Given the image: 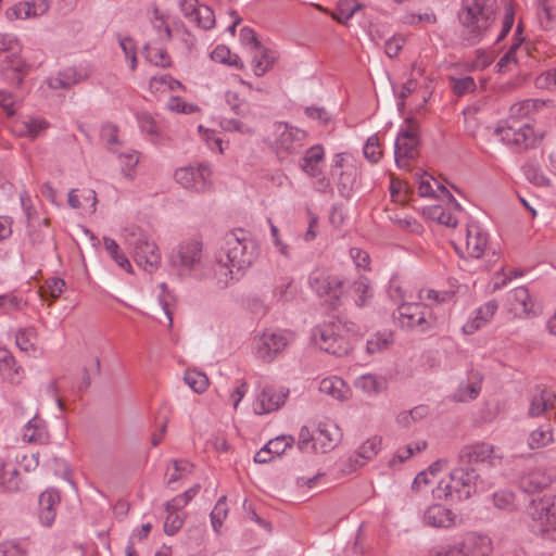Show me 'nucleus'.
Masks as SVG:
<instances>
[{
	"label": "nucleus",
	"mask_w": 556,
	"mask_h": 556,
	"mask_svg": "<svg viewBox=\"0 0 556 556\" xmlns=\"http://www.w3.org/2000/svg\"><path fill=\"white\" fill-rule=\"evenodd\" d=\"M256 256L257 245L247 237L243 229L227 232L224 237V244L217 254L215 275L218 282L227 285L229 280H239Z\"/></svg>",
	"instance_id": "f257e3e1"
},
{
	"label": "nucleus",
	"mask_w": 556,
	"mask_h": 556,
	"mask_svg": "<svg viewBox=\"0 0 556 556\" xmlns=\"http://www.w3.org/2000/svg\"><path fill=\"white\" fill-rule=\"evenodd\" d=\"M496 0H462L458 21L467 46L478 43L495 20Z\"/></svg>",
	"instance_id": "f03ea898"
},
{
	"label": "nucleus",
	"mask_w": 556,
	"mask_h": 556,
	"mask_svg": "<svg viewBox=\"0 0 556 556\" xmlns=\"http://www.w3.org/2000/svg\"><path fill=\"white\" fill-rule=\"evenodd\" d=\"M475 467L459 464L450 472L447 480L438 482L437 488L432 489L433 496L439 500L464 501L483 488Z\"/></svg>",
	"instance_id": "7ed1b4c3"
},
{
	"label": "nucleus",
	"mask_w": 556,
	"mask_h": 556,
	"mask_svg": "<svg viewBox=\"0 0 556 556\" xmlns=\"http://www.w3.org/2000/svg\"><path fill=\"white\" fill-rule=\"evenodd\" d=\"M494 134L505 144L515 148L518 151L527 150L533 147L536 138L533 128L517 117L509 116L505 121H501Z\"/></svg>",
	"instance_id": "20e7f679"
},
{
	"label": "nucleus",
	"mask_w": 556,
	"mask_h": 556,
	"mask_svg": "<svg viewBox=\"0 0 556 556\" xmlns=\"http://www.w3.org/2000/svg\"><path fill=\"white\" fill-rule=\"evenodd\" d=\"M419 144V126L414 119L407 118L395 140L394 159L397 167L408 166L418 156Z\"/></svg>",
	"instance_id": "39448f33"
},
{
	"label": "nucleus",
	"mask_w": 556,
	"mask_h": 556,
	"mask_svg": "<svg viewBox=\"0 0 556 556\" xmlns=\"http://www.w3.org/2000/svg\"><path fill=\"white\" fill-rule=\"evenodd\" d=\"M288 330H266L254 339L255 355L258 359L270 363L293 341Z\"/></svg>",
	"instance_id": "423d86ee"
},
{
	"label": "nucleus",
	"mask_w": 556,
	"mask_h": 556,
	"mask_svg": "<svg viewBox=\"0 0 556 556\" xmlns=\"http://www.w3.org/2000/svg\"><path fill=\"white\" fill-rule=\"evenodd\" d=\"M339 326L334 323L318 325L312 331V339L320 350L342 357L352 351V345L337 332Z\"/></svg>",
	"instance_id": "0eeeda50"
},
{
	"label": "nucleus",
	"mask_w": 556,
	"mask_h": 556,
	"mask_svg": "<svg viewBox=\"0 0 556 556\" xmlns=\"http://www.w3.org/2000/svg\"><path fill=\"white\" fill-rule=\"evenodd\" d=\"M393 316L397 325L406 330L425 332L432 323L429 307L421 303H402Z\"/></svg>",
	"instance_id": "6e6552de"
},
{
	"label": "nucleus",
	"mask_w": 556,
	"mask_h": 556,
	"mask_svg": "<svg viewBox=\"0 0 556 556\" xmlns=\"http://www.w3.org/2000/svg\"><path fill=\"white\" fill-rule=\"evenodd\" d=\"M309 286L319 296L327 295L329 298V306L332 309L341 305V298L344 293L342 278L316 269L309 276Z\"/></svg>",
	"instance_id": "1a4fd4ad"
},
{
	"label": "nucleus",
	"mask_w": 556,
	"mask_h": 556,
	"mask_svg": "<svg viewBox=\"0 0 556 556\" xmlns=\"http://www.w3.org/2000/svg\"><path fill=\"white\" fill-rule=\"evenodd\" d=\"M212 172L206 164L188 165L176 169L174 178L177 184L189 191L202 193L211 186Z\"/></svg>",
	"instance_id": "9d476101"
},
{
	"label": "nucleus",
	"mask_w": 556,
	"mask_h": 556,
	"mask_svg": "<svg viewBox=\"0 0 556 556\" xmlns=\"http://www.w3.org/2000/svg\"><path fill=\"white\" fill-rule=\"evenodd\" d=\"M131 237L134 240L129 241V244L134 247L132 255L137 265L148 273L157 269L161 263V254L155 243L150 242L141 232L138 235L132 232Z\"/></svg>",
	"instance_id": "9b49d317"
},
{
	"label": "nucleus",
	"mask_w": 556,
	"mask_h": 556,
	"mask_svg": "<svg viewBox=\"0 0 556 556\" xmlns=\"http://www.w3.org/2000/svg\"><path fill=\"white\" fill-rule=\"evenodd\" d=\"M530 516L538 522V530L546 533L556 530V495H544L539 501H533Z\"/></svg>",
	"instance_id": "f8f14e48"
},
{
	"label": "nucleus",
	"mask_w": 556,
	"mask_h": 556,
	"mask_svg": "<svg viewBox=\"0 0 556 556\" xmlns=\"http://www.w3.org/2000/svg\"><path fill=\"white\" fill-rule=\"evenodd\" d=\"M202 243L198 240H188L178 245L170 255L174 267L190 271L201 262Z\"/></svg>",
	"instance_id": "ddd939ff"
},
{
	"label": "nucleus",
	"mask_w": 556,
	"mask_h": 556,
	"mask_svg": "<svg viewBox=\"0 0 556 556\" xmlns=\"http://www.w3.org/2000/svg\"><path fill=\"white\" fill-rule=\"evenodd\" d=\"M276 132V148L278 153L286 152L287 154H293L299 152L306 138V131L292 127L287 123L277 124Z\"/></svg>",
	"instance_id": "4468645a"
},
{
	"label": "nucleus",
	"mask_w": 556,
	"mask_h": 556,
	"mask_svg": "<svg viewBox=\"0 0 556 556\" xmlns=\"http://www.w3.org/2000/svg\"><path fill=\"white\" fill-rule=\"evenodd\" d=\"M500 458L494 453V446L486 442H475L464 445L458 453V463L473 467L476 464L490 463L494 464V459Z\"/></svg>",
	"instance_id": "2eb2a0df"
},
{
	"label": "nucleus",
	"mask_w": 556,
	"mask_h": 556,
	"mask_svg": "<svg viewBox=\"0 0 556 556\" xmlns=\"http://www.w3.org/2000/svg\"><path fill=\"white\" fill-rule=\"evenodd\" d=\"M289 395V389L275 388L266 386L257 395L254 403V412L257 415H264L279 409L286 402Z\"/></svg>",
	"instance_id": "dca6fc26"
},
{
	"label": "nucleus",
	"mask_w": 556,
	"mask_h": 556,
	"mask_svg": "<svg viewBox=\"0 0 556 556\" xmlns=\"http://www.w3.org/2000/svg\"><path fill=\"white\" fill-rule=\"evenodd\" d=\"M343 156L337 154L331 169V176L336 180L341 197L349 199L356 182L357 170L353 166L343 167Z\"/></svg>",
	"instance_id": "f3484780"
},
{
	"label": "nucleus",
	"mask_w": 556,
	"mask_h": 556,
	"mask_svg": "<svg viewBox=\"0 0 556 556\" xmlns=\"http://www.w3.org/2000/svg\"><path fill=\"white\" fill-rule=\"evenodd\" d=\"M381 443L382 439L377 435L367 439L358 450L349 457L343 471L352 472L363 467L378 454L381 448Z\"/></svg>",
	"instance_id": "a211bd4d"
},
{
	"label": "nucleus",
	"mask_w": 556,
	"mask_h": 556,
	"mask_svg": "<svg viewBox=\"0 0 556 556\" xmlns=\"http://www.w3.org/2000/svg\"><path fill=\"white\" fill-rule=\"evenodd\" d=\"M28 65L17 53L8 54L0 64V74L4 81L20 86L27 74Z\"/></svg>",
	"instance_id": "6ab92c4d"
},
{
	"label": "nucleus",
	"mask_w": 556,
	"mask_h": 556,
	"mask_svg": "<svg viewBox=\"0 0 556 556\" xmlns=\"http://www.w3.org/2000/svg\"><path fill=\"white\" fill-rule=\"evenodd\" d=\"M60 493L55 489H47L39 495L38 517L42 526H52L56 516V508L60 505Z\"/></svg>",
	"instance_id": "aec40b11"
},
{
	"label": "nucleus",
	"mask_w": 556,
	"mask_h": 556,
	"mask_svg": "<svg viewBox=\"0 0 556 556\" xmlns=\"http://www.w3.org/2000/svg\"><path fill=\"white\" fill-rule=\"evenodd\" d=\"M456 518L457 516L455 513L441 504L430 505L427 507L422 516V520L426 526L438 529H448L455 526Z\"/></svg>",
	"instance_id": "412c9836"
},
{
	"label": "nucleus",
	"mask_w": 556,
	"mask_h": 556,
	"mask_svg": "<svg viewBox=\"0 0 556 556\" xmlns=\"http://www.w3.org/2000/svg\"><path fill=\"white\" fill-rule=\"evenodd\" d=\"M340 439L341 433L336 425L319 424L315 431V443L312 444V448L315 452L327 453L337 446Z\"/></svg>",
	"instance_id": "4be33fe9"
},
{
	"label": "nucleus",
	"mask_w": 556,
	"mask_h": 556,
	"mask_svg": "<svg viewBox=\"0 0 556 556\" xmlns=\"http://www.w3.org/2000/svg\"><path fill=\"white\" fill-rule=\"evenodd\" d=\"M488 244V233L478 224L467 226L466 253L468 256L479 258L483 255Z\"/></svg>",
	"instance_id": "5701e85b"
},
{
	"label": "nucleus",
	"mask_w": 556,
	"mask_h": 556,
	"mask_svg": "<svg viewBox=\"0 0 556 556\" xmlns=\"http://www.w3.org/2000/svg\"><path fill=\"white\" fill-rule=\"evenodd\" d=\"M458 546L466 556H488L492 551L491 540L476 533L467 534Z\"/></svg>",
	"instance_id": "b1692460"
},
{
	"label": "nucleus",
	"mask_w": 556,
	"mask_h": 556,
	"mask_svg": "<svg viewBox=\"0 0 556 556\" xmlns=\"http://www.w3.org/2000/svg\"><path fill=\"white\" fill-rule=\"evenodd\" d=\"M555 394L545 389L538 388L530 400L528 415L532 418L543 415L547 409L553 408L555 405Z\"/></svg>",
	"instance_id": "393cba45"
},
{
	"label": "nucleus",
	"mask_w": 556,
	"mask_h": 556,
	"mask_svg": "<svg viewBox=\"0 0 556 556\" xmlns=\"http://www.w3.org/2000/svg\"><path fill=\"white\" fill-rule=\"evenodd\" d=\"M551 483V478L541 469H532L519 478V486L526 493H534Z\"/></svg>",
	"instance_id": "a878e982"
},
{
	"label": "nucleus",
	"mask_w": 556,
	"mask_h": 556,
	"mask_svg": "<svg viewBox=\"0 0 556 556\" xmlns=\"http://www.w3.org/2000/svg\"><path fill=\"white\" fill-rule=\"evenodd\" d=\"M23 438L28 443H48L49 432L46 421L38 416L31 418L25 426Z\"/></svg>",
	"instance_id": "bb28decb"
},
{
	"label": "nucleus",
	"mask_w": 556,
	"mask_h": 556,
	"mask_svg": "<svg viewBox=\"0 0 556 556\" xmlns=\"http://www.w3.org/2000/svg\"><path fill=\"white\" fill-rule=\"evenodd\" d=\"M324 148L319 144L313 146L305 151L300 167L311 177H319L321 175L319 163L324 160Z\"/></svg>",
	"instance_id": "cd10ccee"
},
{
	"label": "nucleus",
	"mask_w": 556,
	"mask_h": 556,
	"mask_svg": "<svg viewBox=\"0 0 556 556\" xmlns=\"http://www.w3.org/2000/svg\"><path fill=\"white\" fill-rule=\"evenodd\" d=\"M482 376L479 372H471L466 382H460L453 399L457 402L475 400L481 391Z\"/></svg>",
	"instance_id": "c85d7f7f"
},
{
	"label": "nucleus",
	"mask_w": 556,
	"mask_h": 556,
	"mask_svg": "<svg viewBox=\"0 0 556 556\" xmlns=\"http://www.w3.org/2000/svg\"><path fill=\"white\" fill-rule=\"evenodd\" d=\"M49 8V0H31L15 4L12 11L16 18H29L43 15Z\"/></svg>",
	"instance_id": "c756f323"
},
{
	"label": "nucleus",
	"mask_w": 556,
	"mask_h": 556,
	"mask_svg": "<svg viewBox=\"0 0 556 556\" xmlns=\"http://www.w3.org/2000/svg\"><path fill=\"white\" fill-rule=\"evenodd\" d=\"M18 469L12 465H0V491L14 493L21 491L22 479Z\"/></svg>",
	"instance_id": "7c9ffc66"
},
{
	"label": "nucleus",
	"mask_w": 556,
	"mask_h": 556,
	"mask_svg": "<svg viewBox=\"0 0 556 556\" xmlns=\"http://www.w3.org/2000/svg\"><path fill=\"white\" fill-rule=\"evenodd\" d=\"M511 307L517 316H530L533 312V303L526 287H518L511 292Z\"/></svg>",
	"instance_id": "2f4dec72"
},
{
	"label": "nucleus",
	"mask_w": 556,
	"mask_h": 556,
	"mask_svg": "<svg viewBox=\"0 0 556 556\" xmlns=\"http://www.w3.org/2000/svg\"><path fill=\"white\" fill-rule=\"evenodd\" d=\"M350 289L358 307L366 306L372 299V288L369 279L366 277H359L351 285Z\"/></svg>",
	"instance_id": "473e14b6"
},
{
	"label": "nucleus",
	"mask_w": 556,
	"mask_h": 556,
	"mask_svg": "<svg viewBox=\"0 0 556 556\" xmlns=\"http://www.w3.org/2000/svg\"><path fill=\"white\" fill-rule=\"evenodd\" d=\"M319 391L336 400H344L348 392L344 381L338 377L323 379L319 383Z\"/></svg>",
	"instance_id": "72a5a7b5"
},
{
	"label": "nucleus",
	"mask_w": 556,
	"mask_h": 556,
	"mask_svg": "<svg viewBox=\"0 0 556 556\" xmlns=\"http://www.w3.org/2000/svg\"><path fill=\"white\" fill-rule=\"evenodd\" d=\"M275 60L276 56L270 50L264 47L256 49L253 56L254 74L258 77L263 76L273 66Z\"/></svg>",
	"instance_id": "f704fd0d"
},
{
	"label": "nucleus",
	"mask_w": 556,
	"mask_h": 556,
	"mask_svg": "<svg viewBox=\"0 0 556 556\" xmlns=\"http://www.w3.org/2000/svg\"><path fill=\"white\" fill-rule=\"evenodd\" d=\"M81 76L75 68H66L60 72L58 76L48 79V84L52 89H67L79 83Z\"/></svg>",
	"instance_id": "c9c22d12"
},
{
	"label": "nucleus",
	"mask_w": 556,
	"mask_h": 556,
	"mask_svg": "<svg viewBox=\"0 0 556 556\" xmlns=\"http://www.w3.org/2000/svg\"><path fill=\"white\" fill-rule=\"evenodd\" d=\"M36 337L37 332L35 328H23L17 331L15 336V343L22 352L26 354H34L36 352Z\"/></svg>",
	"instance_id": "e433bc0d"
},
{
	"label": "nucleus",
	"mask_w": 556,
	"mask_h": 556,
	"mask_svg": "<svg viewBox=\"0 0 556 556\" xmlns=\"http://www.w3.org/2000/svg\"><path fill=\"white\" fill-rule=\"evenodd\" d=\"M103 243L106 252L112 260L123 269L130 273L132 267L126 255L119 250L118 243L109 237L103 238Z\"/></svg>",
	"instance_id": "4c0bfd02"
},
{
	"label": "nucleus",
	"mask_w": 556,
	"mask_h": 556,
	"mask_svg": "<svg viewBox=\"0 0 556 556\" xmlns=\"http://www.w3.org/2000/svg\"><path fill=\"white\" fill-rule=\"evenodd\" d=\"M16 362L9 350L0 348V372L4 378L14 381L15 376L20 375L21 367H16Z\"/></svg>",
	"instance_id": "58836bf2"
},
{
	"label": "nucleus",
	"mask_w": 556,
	"mask_h": 556,
	"mask_svg": "<svg viewBox=\"0 0 556 556\" xmlns=\"http://www.w3.org/2000/svg\"><path fill=\"white\" fill-rule=\"evenodd\" d=\"M359 9L361 4L354 0H339L332 12V17L341 24H346Z\"/></svg>",
	"instance_id": "ea45409f"
},
{
	"label": "nucleus",
	"mask_w": 556,
	"mask_h": 556,
	"mask_svg": "<svg viewBox=\"0 0 556 556\" xmlns=\"http://www.w3.org/2000/svg\"><path fill=\"white\" fill-rule=\"evenodd\" d=\"M522 29H523L522 28V24L519 23L517 25V28H516V31H515V36H514L515 41L510 46L509 50L500 59V61L496 64V66L498 67L500 72H503L505 70V67L509 63H511V62L516 63L517 62L516 50L521 46V43L523 41V38L519 37L521 35V33H522Z\"/></svg>",
	"instance_id": "a19ab883"
},
{
	"label": "nucleus",
	"mask_w": 556,
	"mask_h": 556,
	"mask_svg": "<svg viewBox=\"0 0 556 556\" xmlns=\"http://www.w3.org/2000/svg\"><path fill=\"white\" fill-rule=\"evenodd\" d=\"M553 442V432L549 426L546 429L538 428L533 430L528 439L530 448H541Z\"/></svg>",
	"instance_id": "79ce46f5"
},
{
	"label": "nucleus",
	"mask_w": 556,
	"mask_h": 556,
	"mask_svg": "<svg viewBox=\"0 0 556 556\" xmlns=\"http://www.w3.org/2000/svg\"><path fill=\"white\" fill-rule=\"evenodd\" d=\"M355 387L367 393H377L383 389L384 380L375 375L367 374L356 379Z\"/></svg>",
	"instance_id": "37998d69"
},
{
	"label": "nucleus",
	"mask_w": 556,
	"mask_h": 556,
	"mask_svg": "<svg viewBox=\"0 0 556 556\" xmlns=\"http://www.w3.org/2000/svg\"><path fill=\"white\" fill-rule=\"evenodd\" d=\"M185 382L195 392L203 393L208 387V378L198 370H187L184 376Z\"/></svg>",
	"instance_id": "c03bdc74"
},
{
	"label": "nucleus",
	"mask_w": 556,
	"mask_h": 556,
	"mask_svg": "<svg viewBox=\"0 0 556 556\" xmlns=\"http://www.w3.org/2000/svg\"><path fill=\"white\" fill-rule=\"evenodd\" d=\"M427 445L428 444L426 441H421V442L408 444V445L404 446L403 448H400L397 451L396 455L389 462L390 466L393 467L396 463L397 464L404 463L405 460L409 459L416 453H419V452L426 450Z\"/></svg>",
	"instance_id": "a18cd8bd"
},
{
	"label": "nucleus",
	"mask_w": 556,
	"mask_h": 556,
	"mask_svg": "<svg viewBox=\"0 0 556 556\" xmlns=\"http://www.w3.org/2000/svg\"><path fill=\"white\" fill-rule=\"evenodd\" d=\"M228 515L227 496L223 495L216 502L213 510L211 511V522L213 529L218 532L223 526V521Z\"/></svg>",
	"instance_id": "49530a36"
},
{
	"label": "nucleus",
	"mask_w": 556,
	"mask_h": 556,
	"mask_svg": "<svg viewBox=\"0 0 556 556\" xmlns=\"http://www.w3.org/2000/svg\"><path fill=\"white\" fill-rule=\"evenodd\" d=\"M192 23H195L197 26L203 29H211L215 25V14L210 7L200 4Z\"/></svg>",
	"instance_id": "de8ad7c7"
},
{
	"label": "nucleus",
	"mask_w": 556,
	"mask_h": 556,
	"mask_svg": "<svg viewBox=\"0 0 556 556\" xmlns=\"http://www.w3.org/2000/svg\"><path fill=\"white\" fill-rule=\"evenodd\" d=\"M455 291L453 290H443L438 291L433 289H424L419 291L420 300H428L433 302L434 304H442L454 299Z\"/></svg>",
	"instance_id": "09e8293b"
},
{
	"label": "nucleus",
	"mask_w": 556,
	"mask_h": 556,
	"mask_svg": "<svg viewBox=\"0 0 556 556\" xmlns=\"http://www.w3.org/2000/svg\"><path fill=\"white\" fill-rule=\"evenodd\" d=\"M167 516L164 521V532L167 535L176 534L185 523L186 514L172 510H165Z\"/></svg>",
	"instance_id": "8fccbe9b"
},
{
	"label": "nucleus",
	"mask_w": 556,
	"mask_h": 556,
	"mask_svg": "<svg viewBox=\"0 0 556 556\" xmlns=\"http://www.w3.org/2000/svg\"><path fill=\"white\" fill-rule=\"evenodd\" d=\"M65 289V281L61 278H51L46 281L41 288V296L47 300L51 298L52 301L59 298Z\"/></svg>",
	"instance_id": "3c124183"
},
{
	"label": "nucleus",
	"mask_w": 556,
	"mask_h": 556,
	"mask_svg": "<svg viewBox=\"0 0 556 556\" xmlns=\"http://www.w3.org/2000/svg\"><path fill=\"white\" fill-rule=\"evenodd\" d=\"M49 124L41 118H30L23 122V129L21 134L30 138L36 139L43 130L48 128Z\"/></svg>",
	"instance_id": "603ef678"
},
{
	"label": "nucleus",
	"mask_w": 556,
	"mask_h": 556,
	"mask_svg": "<svg viewBox=\"0 0 556 556\" xmlns=\"http://www.w3.org/2000/svg\"><path fill=\"white\" fill-rule=\"evenodd\" d=\"M146 58L148 61L156 66L167 67L170 65L169 56L167 52L160 48H151L146 46Z\"/></svg>",
	"instance_id": "864d4df0"
},
{
	"label": "nucleus",
	"mask_w": 556,
	"mask_h": 556,
	"mask_svg": "<svg viewBox=\"0 0 556 556\" xmlns=\"http://www.w3.org/2000/svg\"><path fill=\"white\" fill-rule=\"evenodd\" d=\"M523 173L527 179L535 186L544 187L549 185L548 178L544 176L540 167L532 163H528L523 166Z\"/></svg>",
	"instance_id": "5fc2aeb1"
},
{
	"label": "nucleus",
	"mask_w": 556,
	"mask_h": 556,
	"mask_svg": "<svg viewBox=\"0 0 556 556\" xmlns=\"http://www.w3.org/2000/svg\"><path fill=\"white\" fill-rule=\"evenodd\" d=\"M453 92L460 97L476 90V83L471 76L451 78Z\"/></svg>",
	"instance_id": "6e6d98bb"
},
{
	"label": "nucleus",
	"mask_w": 556,
	"mask_h": 556,
	"mask_svg": "<svg viewBox=\"0 0 556 556\" xmlns=\"http://www.w3.org/2000/svg\"><path fill=\"white\" fill-rule=\"evenodd\" d=\"M364 155L371 163H377L380 160L382 151L377 135H372L367 139L364 146Z\"/></svg>",
	"instance_id": "4d7b16f0"
},
{
	"label": "nucleus",
	"mask_w": 556,
	"mask_h": 556,
	"mask_svg": "<svg viewBox=\"0 0 556 556\" xmlns=\"http://www.w3.org/2000/svg\"><path fill=\"white\" fill-rule=\"evenodd\" d=\"M20 201L27 219V226L28 228H33L35 226L34 220L38 218V213L33 205L30 194L25 190L22 191L20 194Z\"/></svg>",
	"instance_id": "13d9d810"
},
{
	"label": "nucleus",
	"mask_w": 556,
	"mask_h": 556,
	"mask_svg": "<svg viewBox=\"0 0 556 556\" xmlns=\"http://www.w3.org/2000/svg\"><path fill=\"white\" fill-rule=\"evenodd\" d=\"M220 126L226 131H239L247 135L254 134V129L238 118L223 117Z\"/></svg>",
	"instance_id": "bf43d9fd"
},
{
	"label": "nucleus",
	"mask_w": 556,
	"mask_h": 556,
	"mask_svg": "<svg viewBox=\"0 0 556 556\" xmlns=\"http://www.w3.org/2000/svg\"><path fill=\"white\" fill-rule=\"evenodd\" d=\"M493 503L495 507L505 510H511L515 503V494L510 491H498L493 494Z\"/></svg>",
	"instance_id": "052dcab7"
},
{
	"label": "nucleus",
	"mask_w": 556,
	"mask_h": 556,
	"mask_svg": "<svg viewBox=\"0 0 556 556\" xmlns=\"http://www.w3.org/2000/svg\"><path fill=\"white\" fill-rule=\"evenodd\" d=\"M431 217L447 227H455L457 225V218L440 205L431 208Z\"/></svg>",
	"instance_id": "680f3d73"
},
{
	"label": "nucleus",
	"mask_w": 556,
	"mask_h": 556,
	"mask_svg": "<svg viewBox=\"0 0 556 556\" xmlns=\"http://www.w3.org/2000/svg\"><path fill=\"white\" fill-rule=\"evenodd\" d=\"M294 442L292 435H280L267 442V446L275 453L276 456H280L287 447L291 446Z\"/></svg>",
	"instance_id": "e2e57ef3"
},
{
	"label": "nucleus",
	"mask_w": 556,
	"mask_h": 556,
	"mask_svg": "<svg viewBox=\"0 0 556 556\" xmlns=\"http://www.w3.org/2000/svg\"><path fill=\"white\" fill-rule=\"evenodd\" d=\"M292 281L288 279H283L281 283H279L274 291V295L277 298L279 302L288 303L294 298V290L291 288Z\"/></svg>",
	"instance_id": "0e129e2a"
},
{
	"label": "nucleus",
	"mask_w": 556,
	"mask_h": 556,
	"mask_svg": "<svg viewBox=\"0 0 556 556\" xmlns=\"http://www.w3.org/2000/svg\"><path fill=\"white\" fill-rule=\"evenodd\" d=\"M137 121L141 130L150 136L157 135V127L154 118L148 112L137 114Z\"/></svg>",
	"instance_id": "69168bd1"
},
{
	"label": "nucleus",
	"mask_w": 556,
	"mask_h": 556,
	"mask_svg": "<svg viewBox=\"0 0 556 556\" xmlns=\"http://www.w3.org/2000/svg\"><path fill=\"white\" fill-rule=\"evenodd\" d=\"M226 99L236 115L244 117L250 112L249 104L240 101L237 93L228 92Z\"/></svg>",
	"instance_id": "338daca9"
},
{
	"label": "nucleus",
	"mask_w": 556,
	"mask_h": 556,
	"mask_svg": "<svg viewBox=\"0 0 556 556\" xmlns=\"http://www.w3.org/2000/svg\"><path fill=\"white\" fill-rule=\"evenodd\" d=\"M0 551L2 556H26V551L14 540L1 543Z\"/></svg>",
	"instance_id": "774afa93"
}]
</instances>
